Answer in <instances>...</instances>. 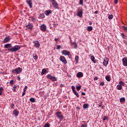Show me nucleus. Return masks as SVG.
Masks as SVG:
<instances>
[{
	"label": "nucleus",
	"mask_w": 127,
	"mask_h": 127,
	"mask_svg": "<svg viewBox=\"0 0 127 127\" xmlns=\"http://www.w3.org/2000/svg\"><path fill=\"white\" fill-rule=\"evenodd\" d=\"M4 48H8V51H11V52H16L20 49V46L16 45L13 47L11 46V44H6L4 45Z\"/></svg>",
	"instance_id": "obj_1"
},
{
	"label": "nucleus",
	"mask_w": 127,
	"mask_h": 127,
	"mask_svg": "<svg viewBox=\"0 0 127 127\" xmlns=\"http://www.w3.org/2000/svg\"><path fill=\"white\" fill-rule=\"evenodd\" d=\"M56 116L59 120H60V121H63L64 117L63 116V115H62V113L61 112H57L56 113Z\"/></svg>",
	"instance_id": "obj_2"
},
{
	"label": "nucleus",
	"mask_w": 127,
	"mask_h": 127,
	"mask_svg": "<svg viewBox=\"0 0 127 127\" xmlns=\"http://www.w3.org/2000/svg\"><path fill=\"white\" fill-rule=\"evenodd\" d=\"M12 72L14 73L19 74L22 72V68L20 67L16 68L15 69H13Z\"/></svg>",
	"instance_id": "obj_3"
},
{
	"label": "nucleus",
	"mask_w": 127,
	"mask_h": 127,
	"mask_svg": "<svg viewBox=\"0 0 127 127\" xmlns=\"http://www.w3.org/2000/svg\"><path fill=\"white\" fill-rule=\"evenodd\" d=\"M47 79H50V80H51L53 82L57 81V78H56V77L52 76V75H51V74H48L47 75Z\"/></svg>",
	"instance_id": "obj_4"
},
{
	"label": "nucleus",
	"mask_w": 127,
	"mask_h": 127,
	"mask_svg": "<svg viewBox=\"0 0 127 127\" xmlns=\"http://www.w3.org/2000/svg\"><path fill=\"white\" fill-rule=\"evenodd\" d=\"M123 65L125 67L127 66V58L124 57L122 59Z\"/></svg>",
	"instance_id": "obj_5"
},
{
	"label": "nucleus",
	"mask_w": 127,
	"mask_h": 127,
	"mask_svg": "<svg viewBox=\"0 0 127 127\" xmlns=\"http://www.w3.org/2000/svg\"><path fill=\"white\" fill-rule=\"evenodd\" d=\"M60 61H62L64 64H67V60H66V58H65L63 56H61L60 58Z\"/></svg>",
	"instance_id": "obj_6"
},
{
	"label": "nucleus",
	"mask_w": 127,
	"mask_h": 127,
	"mask_svg": "<svg viewBox=\"0 0 127 127\" xmlns=\"http://www.w3.org/2000/svg\"><path fill=\"white\" fill-rule=\"evenodd\" d=\"M52 4L53 5V6L55 7V8H56V9H59V5H58V3H57V2H53L52 3Z\"/></svg>",
	"instance_id": "obj_7"
},
{
	"label": "nucleus",
	"mask_w": 127,
	"mask_h": 127,
	"mask_svg": "<svg viewBox=\"0 0 127 127\" xmlns=\"http://www.w3.org/2000/svg\"><path fill=\"white\" fill-rule=\"evenodd\" d=\"M40 29L43 32L46 31V25L45 24H42L40 26Z\"/></svg>",
	"instance_id": "obj_8"
},
{
	"label": "nucleus",
	"mask_w": 127,
	"mask_h": 127,
	"mask_svg": "<svg viewBox=\"0 0 127 127\" xmlns=\"http://www.w3.org/2000/svg\"><path fill=\"white\" fill-rule=\"evenodd\" d=\"M108 64H109V58L104 59L103 61L104 66H107Z\"/></svg>",
	"instance_id": "obj_9"
},
{
	"label": "nucleus",
	"mask_w": 127,
	"mask_h": 127,
	"mask_svg": "<svg viewBox=\"0 0 127 127\" xmlns=\"http://www.w3.org/2000/svg\"><path fill=\"white\" fill-rule=\"evenodd\" d=\"M52 13V10H47L45 11V14L47 16H49L50 14H51Z\"/></svg>",
	"instance_id": "obj_10"
},
{
	"label": "nucleus",
	"mask_w": 127,
	"mask_h": 127,
	"mask_svg": "<svg viewBox=\"0 0 127 127\" xmlns=\"http://www.w3.org/2000/svg\"><path fill=\"white\" fill-rule=\"evenodd\" d=\"M26 2L29 5L30 8H32V1L31 0H27Z\"/></svg>",
	"instance_id": "obj_11"
},
{
	"label": "nucleus",
	"mask_w": 127,
	"mask_h": 127,
	"mask_svg": "<svg viewBox=\"0 0 127 127\" xmlns=\"http://www.w3.org/2000/svg\"><path fill=\"white\" fill-rule=\"evenodd\" d=\"M83 76H84V74H83L82 72H79L76 74V77H77V78H82Z\"/></svg>",
	"instance_id": "obj_12"
},
{
	"label": "nucleus",
	"mask_w": 127,
	"mask_h": 127,
	"mask_svg": "<svg viewBox=\"0 0 127 127\" xmlns=\"http://www.w3.org/2000/svg\"><path fill=\"white\" fill-rule=\"evenodd\" d=\"M62 54L63 55H70V52L67 51V50H63L62 52Z\"/></svg>",
	"instance_id": "obj_13"
},
{
	"label": "nucleus",
	"mask_w": 127,
	"mask_h": 127,
	"mask_svg": "<svg viewBox=\"0 0 127 127\" xmlns=\"http://www.w3.org/2000/svg\"><path fill=\"white\" fill-rule=\"evenodd\" d=\"M13 115H15V117H17L19 114V112L17 110L15 109L13 111Z\"/></svg>",
	"instance_id": "obj_14"
},
{
	"label": "nucleus",
	"mask_w": 127,
	"mask_h": 127,
	"mask_svg": "<svg viewBox=\"0 0 127 127\" xmlns=\"http://www.w3.org/2000/svg\"><path fill=\"white\" fill-rule=\"evenodd\" d=\"M33 43H34L36 47H39V46H40V44H39V42L38 41H34Z\"/></svg>",
	"instance_id": "obj_15"
},
{
	"label": "nucleus",
	"mask_w": 127,
	"mask_h": 127,
	"mask_svg": "<svg viewBox=\"0 0 127 127\" xmlns=\"http://www.w3.org/2000/svg\"><path fill=\"white\" fill-rule=\"evenodd\" d=\"M10 39V38H9V37H6L3 39V43H7V42H8V41Z\"/></svg>",
	"instance_id": "obj_16"
},
{
	"label": "nucleus",
	"mask_w": 127,
	"mask_h": 127,
	"mask_svg": "<svg viewBox=\"0 0 127 127\" xmlns=\"http://www.w3.org/2000/svg\"><path fill=\"white\" fill-rule=\"evenodd\" d=\"M27 28H28V29H32L33 27V24L32 23H29L27 25H26Z\"/></svg>",
	"instance_id": "obj_17"
},
{
	"label": "nucleus",
	"mask_w": 127,
	"mask_h": 127,
	"mask_svg": "<svg viewBox=\"0 0 127 127\" xmlns=\"http://www.w3.org/2000/svg\"><path fill=\"white\" fill-rule=\"evenodd\" d=\"M77 15V16H79V17H81V16L83 15V11L80 10L79 11H78Z\"/></svg>",
	"instance_id": "obj_18"
},
{
	"label": "nucleus",
	"mask_w": 127,
	"mask_h": 127,
	"mask_svg": "<svg viewBox=\"0 0 127 127\" xmlns=\"http://www.w3.org/2000/svg\"><path fill=\"white\" fill-rule=\"evenodd\" d=\"M82 123H84V124L81 125V127H87L88 126V124H87V122L85 121H82Z\"/></svg>",
	"instance_id": "obj_19"
},
{
	"label": "nucleus",
	"mask_w": 127,
	"mask_h": 127,
	"mask_svg": "<svg viewBox=\"0 0 127 127\" xmlns=\"http://www.w3.org/2000/svg\"><path fill=\"white\" fill-rule=\"evenodd\" d=\"M88 107H89V104H84L83 106V108L84 109V110H86V109H88Z\"/></svg>",
	"instance_id": "obj_20"
},
{
	"label": "nucleus",
	"mask_w": 127,
	"mask_h": 127,
	"mask_svg": "<svg viewBox=\"0 0 127 127\" xmlns=\"http://www.w3.org/2000/svg\"><path fill=\"white\" fill-rule=\"evenodd\" d=\"M119 84L120 86H121V87H123V86H125V85H126V83H125V82L122 81H120Z\"/></svg>",
	"instance_id": "obj_21"
},
{
	"label": "nucleus",
	"mask_w": 127,
	"mask_h": 127,
	"mask_svg": "<svg viewBox=\"0 0 127 127\" xmlns=\"http://www.w3.org/2000/svg\"><path fill=\"white\" fill-rule=\"evenodd\" d=\"M47 72V70L45 68H44L42 70L41 74L44 75V74H45V73H46Z\"/></svg>",
	"instance_id": "obj_22"
},
{
	"label": "nucleus",
	"mask_w": 127,
	"mask_h": 127,
	"mask_svg": "<svg viewBox=\"0 0 127 127\" xmlns=\"http://www.w3.org/2000/svg\"><path fill=\"white\" fill-rule=\"evenodd\" d=\"M71 45H74L75 49H77V48L78 47L77 43L76 42H74L72 43Z\"/></svg>",
	"instance_id": "obj_23"
},
{
	"label": "nucleus",
	"mask_w": 127,
	"mask_h": 127,
	"mask_svg": "<svg viewBox=\"0 0 127 127\" xmlns=\"http://www.w3.org/2000/svg\"><path fill=\"white\" fill-rule=\"evenodd\" d=\"M90 59L94 63H96V61L95 60V57L94 56H92L90 58Z\"/></svg>",
	"instance_id": "obj_24"
},
{
	"label": "nucleus",
	"mask_w": 127,
	"mask_h": 127,
	"mask_svg": "<svg viewBox=\"0 0 127 127\" xmlns=\"http://www.w3.org/2000/svg\"><path fill=\"white\" fill-rule=\"evenodd\" d=\"M120 102L121 103H125V102H126V98H125V97L120 98Z\"/></svg>",
	"instance_id": "obj_25"
},
{
	"label": "nucleus",
	"mask_w": 127,
	"mask_h": 127,
	"mask_svg": "<svg viewBox=\"0 0 127 127\" xmlns=\"http://www.w3.org/2000/svg\"><path fill=\"white\" fill-rule=\"evenodd\" d=\"M106 80H107L108 82H110L111 81V78L110 77V76L107 75L105 77Z\"/></svg>",
	"instance_id": "obj_26"
},
{
	"label": "nucleus",
	"mask_w": 127,
	"mask_h": 127,
	"mask_svg": "<svg viewBox=\"0 0 127 127\" xmlns=\"http://www.w3.org/2000/svg\"><path fill=\"white\" fill-rule=\"evenodd\" d=\"M92 30H93V27H92V26H88L87 27V31L90 32V31H92Z\"/></svg>",
	"instance_id": "obj_27"
},
{
	"label": "nucleus",
	"mask_w": 127,
	"mask_h": 127,
	"mask_svg": "<svg viewBox=\"0 0 127 127\" xmlns=\"http://www.w3.org/2000/svg\"><path fill=\"white\" fill-rule=\"evenodd\" d=\"M73 93L77 98H79V94L77 93V91L75 90V91H73Z\"/></svg>",
	"instance_id": "obj_28"
},
{
	"label": "nucleus",
	"mask_w": 127,
	"mask_h": 127,
	"mask_svg": "<svg viewBox=\"0 0 127 127\" xmlns=\"http://www.w3.org/2000/svg\"><path fill=\"white\" fill-rule=\"evenodd\" d=\"M40 18H44L45 17V15H44V13H41L39 15Z\"/></svg>",
	"instance_id": "obj_29"
},
{
	"label": "nucleus",
	"mask_w": 127,
	"mask_h": 127,
	"mask_svg": "<svg viewBox=\"0 0 127 127\" xmlns=\"http://www.w3.org/2000/svg\"><path fill=\"white\" fill-rule=\"evenodd\" d=\"M79 60V57L78 56H75V61H76V63L77 64L78 63V61Z\"/></svg>",
	"instance_id": "obj_30"
},
{
	"label": "nucleus",
	"mask_w": 127,
	"mask_h": 127,
	"mask_svg": "<svg viewBox=\"0 0 127 127\" xmlns=\"http://www.w3.org/2000/svg\"><path fill=\"white\" fill-rule=\"evenodd\" d=\"M31 102V103H35V98H31L29 100Z\"/></svg>",
	"instance_id": "obj_31"
},
{
	"label": "nucleus",
	"mask_w": 127,
	"mask_h": 127,
	"mask_svg": "<svg viewBox=\"0 0 127 127\" xmlns=\"http://www.w3.org/2000/svg\"><path fill=\"white\" fill-rule=\"evenodd\" d=\"M33 58H34V59H35V60H36V59H38V57L35 54H34L33 55Z\"/></svg>",
	"instance_id": "obj_32"
},
{
	"label": "nucleus",
	"mask_w": 127,
	"mask_h": 127,
	"mask_svg": "<svg viewBox=\"0 0 127 127\" xmlns=\"http://www.w3.org/2000/svg\"><path fill=\"white\" fill-rule=\"evenodd\" d=\"M50 124L49 123H46L44 125V127H50Z\"/></svg>",
	"instance_id": "obj_33"
},
{
	"label": "nucleus",
	"mask_w": 127,
	"mask_h": 127,
	"mask_svg": "<svg viewBox=\"0 0 127 127\" xmlns=\"http://www.w3.org/2000/svg\"><path fill=\"white\" fill-rule=\"evenodd\" d=\"M122 85H117V89L118 90H122Z\"/></svg>",
	"instance_id": "obj_34"
},
{
	"label": "nucleus",
	"mask_w": 127,
	"mask_h": 127,
	"mask_svg": "<svg viewBox=\"0 0 127 127\" xmlns=\"http://www.w3.org/2000/svg\"><path fill=\"white\" fill-rule=\"evenodd\" d=\"M82 86H76V89L77 91H80V90L81 89Z\"/></svg>",
	"instance_id": "obj_35"
},
{
	"label": "nucleus",
	"mask_w": 127,
	"mask_h": 127,
	"mask_svg": "<svg viewBox=\"0 0 127 127\" xmlns=\"http://www.w3.org/2000/svg\"><path fill=\"white\" fill-rule=\"evenodd\" d=\"M121 35H122V38H123L124 39H126V37H127V36H126V35H124V33H122L121 34Z\"/></svg>",
	"instance_id": "obj_36"
},
{
	"label": "nucleus",
	"mask_w": 127,
	"mask_h": 127,
	"mask_svg": "<svg viewBox=\"0 0 127 127\" xmlns=\"http://www.w3.org/2000/svg\"><path fill=\"white\" fill-rule=\"evenodd\" d=\"M103 121H106V120L109 121V117L105 116L103 118Z\"/></svg>",
	"instance_id": "obj_37"
},
{
	"label": "nucleus",
	"mask_w": 127,
	"mask_h": 127,
	"mask_svg": "<svg viewBox=\"0 0 127 127\" xmlns=\"http://www.w3.org/2000/svg\"><path fill=\"white\" fill-rule=\"evenodd\" d=\"M113 17H114V15H110L108 16L109 19H113Z\"/></svg>",
	"instance_id": "obj_38"
},
{
	"label": "nucleus",
	"mask_w": 127,
	"mask_h": 127,
	"mask_svg": "<svg viewBox=\"0 0 127 127\" xmlns=\"http://www.w3.org/2000/svg\"><path fill=\"white\" fill-rule=\"evenodd\" d=\"M71 89H72V92H75V91H76L75 90V86H74V85L71 86Z\"/></svg>",
	"instance_id": "obj_39"
},
{
	"label": "nucleus",
	"mask_w": 127,
	"mask_h": 127,
	"mask_svg": "<svg viewBox=\"0 0 127 127\" xmlns=\"http://www.w3.org/2000/svg\"><path fill=\"white\" fill-rule=\"evenodd\" d=\"M13 107H14V104H13V103H11L10 104V108H11V109H14L13 108Z\"/></svg>",
	"instance_id": "obj_40"
},
{
	"label": "nucleus",
	"mask_w": 127,
	"mask_h": 127,
	"mask_svg": "<svg viewBox=\"0 0 127 127\" xmlns=\"http://www.w3.org/2000/svg\"><path fill=\"white\" fill-rule=\"evenodd\" d=\"M26 90H27V86H25L23 89V92H26Z\"/></svg>",
	"instance_id": "obj_41"
},
{
	"label": "nucleus",
	"mask_w": 127,
	"mask_h": 127,
	"mask_svg": "<svg viewBox=\"0 0 127 127\" xmlns=\"http://www.w3.org/2000/svg\"><path fill=\"white\" fill-rule=\"evenodd\" d=\"M79 4L83 5V0H79Z\"/></svg>",
	"instance_id": "obj_42"
},
{
	"label": "nucleus",
	"mask_w": 127,
	"mask_h": 127,
	"mask_svg": "<svg viewBox=\"0 0 127 127\" xmlns=\"http://www.w3.org/2000/svg\"><path fill=\"white\" fill-rule=\"evenodd\" d=\"M60 48H61V46L58 45L57 47V50H59V49H60Z\"/></svg>",
	"instance_id": "obj_43"
},
{
	"label": "nucleus",
	"mask_w": 127,
	"mask_h": 127,
	"mask_svg": "<svg viewBox=\"0 0 127 127\" xmlns=\"http://www.w3.org/2000/svg\"><path fill=\"white\" fill-rule=\"evenodd\" d=\"M2 91H3V88L2 87H0V93H2Z\"/></svg>",
	"instance_id": "obj_44"
},
{
	"label": "nucleus",
	"mask_w": 127,
	"mask_h": 127,
	"mask_svg": "<svg viewBox=\"0 0 127 127\" xmlns=\"http://www.w3.org/2000/svg\"><path fill=\"white\" fill-rule=\"evenodd\" d=\"M14 80H11L9 82V84L11 85H12L13 84Z\"/></svg>",
	"instance_id": "obj_45"
},
{
	"label": "nucleus",
	"mask_w": 127,
	"mask_h": 127,
	"mask_svg": "<svg viewBox=\"0 0 127 127\" xmlns=\"http://www.w3.org/2000/svg\"><path fill=\"white\" fill-rule=\"evenodd\" d=\"M123 28L125 31H127V27L124 26Z\"/></svg>",
	"instance_id": "obj_46"
},
{
	"label": "nucleus",
	"mask_w": 127,
	"mask_h": 127,
	"mask_svg": "<svg viewBox=\"0 0 127 127\" xmlns=\"http://www.w3.org/2000/svg\"><path fill=\"white\" fill-rule=\"evenodd\" d=\"M100 85V86H104V85H105V83L104 82H101Z\"/></svg>",
	"instance_id": "obj_47"
},
{
	"label": "nucleus",
	"mask_w": 127,
	"mask_h": 127,
	"mask_svg": "<svg viewBox=\"0 0 127 127\" xmlns=\"http://www.w3.org/2000/svg\"><path fill=\"white\" fill-rule=\"evenodd\" d=\"M60 87H61V88H63V87H64V84H60Z\"/></svg>",
	"instance_id": "obj_48"
},
{
	"label": "nucleus",
	"mask_w": 127,
	"mask_h": 127,
	"mask_svg": "<svg viewBox=\"0 0 127 127\" xmlns=\"http://www.w3.org/2000/svg\"><path fill=\"white\" fill-rule=\"evenodd\" d=\"M25 95V92L23 91V92L22 94V97H23Z\"/></svg>",
	"instance_id": "obj_49"
},
{
	"label": "nucleus",
	"mask_w": 127,
	"mask_h": 127,
	"mask_svg": "<svg viewBox=\"0 0 127 127\" xmlns=\"http://www.w3.org/2000/svg\"><path fill=\"white\" fill-rule=\"evenodd\" d=\"M81 95H82V96H85L86 93H85V92H81Z\"/></svg>",
	"instance_id": "obj_50"
},
{
	"label": "nucleus",
	"mask_w": 127,
	"mask_h": 127,
	"mask_svg": "<svg viewBox=\"0 0 127 127\" xmlns=\"http://www.w3.org/2000/svg\"><path fill=\"white\" fill-rule=\"evenodd\" d=\"M118 0H115L114 2L116 4H117V3H118Z\"/></svg>",
	"instance_id": "obj_51"
},
{
	"label": "nucleus",
	"mask_w": 127,
	"mask_h": 127,
	"mask_svg": "<svg viewBox=\"0 0 127 127\" xmlns=\"http://www.w3.org/2000/svg\"><path fill=\"white\" fill-rule=\"evenodd\" d=\"M55 41H56V42H58V38H55Z\"/></svg>",
	"instance_id": "obj_52"
},
{
	"label": "nucleus",
	"mask_w": 127,
	"mask_h": 127,
	"mask_svg": "<svg viewBox=\"0 0 127 127\" xmlns=\"http://www.w3.org/2000/svg\"><path fill=\"white\" fill-rule=\"evenodd\" d=\"M94 81H97V80H98V77H96L94 78Z\"/></svg>",
	"instance_id": "obj_53"
},
{
	"label": "nucleus",
	"mask_w": 127,
	"mask_h": 127,
	"mask_svg": "<svg viewBox=\"0 0 127 127\" xmlns=\"http://www.w3.org/2000/svg\"><path fill=\"white\" fill-rule=\"evenodd\" d=\"M13 88L14 89H16V88H17V86L16 85H14V86L13 87Z\"/></svg>",
	"instance_id": "obj_54"
},
{
	"label": "nucleus",
	"mask_w": 127,
	"mask_h": 127,
	"mask_svg": "<svg viewBox=\"0 0 127 127\" xmlns=\"http://www.w3.org/2000/svg\"><path fill=\"white\" fill-rule=\"evenodd\" d=\"M17 80H18V81H20V77L18 76L17 77Z\"/></svg>",
	"instance_id": "obj_55"
},
{
	"label": "nucleus",
	"mask_w": 127,
	"mask_h": 127,
	"mask_svg": "<svg viewBox=\"0 0 127 127\" xmlns=\"http://www.w3.org/2000/svg\"><path fill=\"white\" fill-rule=\"evenodd\" d=\"M98 11H95V12H94V13L95 14H97V13H98Z\"/></svg>",
	"instance_id": "obj_56"
},
{
	"label": "nucleus",
	"mask_w": 127,
	"mask_h": 127,
	"mask_svg": "<svg viewBox=\"0 0 127 127\" xmlns=\"http://www.w3.org/2000/svg\"><path fill=\"white\" fill-rule=\"evenodd\" d=\"M51 0L52 1V3L56 1H55V0Z\"/></svg>",
	"instance_id": "obj_57"
},
{
	"label": "nucleus",
	"mask_w": 127,
	"mask_h": 127,
	"mask_svg": "<svg viewBox=\"0 0 127 127\" xmlns=\"http://www.w3.org/2000/svg\"><path fill=\"white\" fill-rule=\"evenodd\" d=\"M70 43H71V44H72V43H73V42H72V40L71 39L70 40Z\"/></svg>",
	"instance_id": "obj_58"
},
{
	"label": "nucleus",
	"mask_w": 127,
	"mask_h": 127,
	"mask_svg": "<svg viewBox=\"0 0 127 127\" xmlns=\"http://www.w3.org/2000/svg\"><path fill=\"white\" fill-rule=\"evenodd\" d=\"M92 23L91 22H89V25H92Z\"/></svg>",
	"instance_id": "obj_59"
},
{
	"label": "nucleus",
	"mask_w": 127,
	"mask_h": 127,
	"mask_svg": "<svg viewBox=\"0 0 127 127\" xmlns=\"http://www.w3.org/2000/svg\"><path fill=\"white\" fill-rule=\"evenodd\" d=\"M15 91H16L15 88H14V89H13V92H15Z\"/></svg>",
	"instance_id": "obj_60"
},
{
	"label": "nucleus",
	"mask_w": 127,
	"mask_h": 127,
	"mask_svg": "<svg viewBox=\"0 0 127 127\" xmlns=\"http://www.w3.org/2000/svg\"><path fill=\"white\" fill-rule=\"evenodd\" d=\"M99 107H102V104H99Z\"/></svg>",
	"instance_id": "obj_61"
},
{
	"label": "nucleus",
	"mask_w": 127,
	"mask_h": 127,
	"mask_svg": "<svg viewBox=\"0 0 127 127\" xmlns=\"http://www.w3.org/2000/svg\"><path fill=\"white\" fill-rule=\"evenodd\" d=\"M2 95V92H0V96H1Z\"/></svg>",
	"instance_id": "obj_62"
},
{
	"label": "nucleus",
	"mask_w": 127,
	"mask_h": 127,
	"mask_svg": "<svg viewBox=\"0 0 127 127\" xmlns=\"http://www.w3.org/2000/svg\"><path fill=\"white\" fill-rule=\"evenodd\" d=\"M104 107H105V106H103L102 107V109H104Z\"/></svg>",
	"instance_id": "obj_63"
},
{
	"label": "nucleus",
	"mask_w": 127,
	"mask_h": 127,
	"mask_svg": "<svg viewBox=\"0 0 127 127\" xmlns=\"http://www.w3.org/2000/svg\"><path fill=\"white\" fill-rule=\"evenodd\" d=\"M32 20H34V18L32 17Z\"/></svg>",
	"instance_id": "obj_64"
}]
</instances>
